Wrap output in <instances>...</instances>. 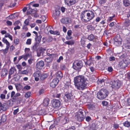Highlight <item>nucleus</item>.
I'll return each mask as SVG.
<instances>
[{
  "label": "nucleus",
  "instance_id": "obj_12",
  "mask_svg": "<svg viewBox=\"0 0 130 130\" xmlns=\"http://www.w3.org/2000/svg\"><path fill=\"white\" fill-rule=\"evenodd\" d=\"M41 75V72L37 71L35 72L33 74V76L35 77V80L37 81L39 80L40 76Z\"/></svg>",
  "mask_w": 130,
  "mask_h": 130
},
{
  "label": "nucleus",
  "instance_id": "obj_10",
  "mask_svg": "<svg viewBox=\"0 0 130 130\" xmlns=\"http://www.w3.org/2000/svg\"><path fill=\"white\" fill-rule=\"evenodd\" d=\"M74 96L72 94L71 92L65 94L64 98L65 99V101L67 102L69 100L72 99H73Z\"/></svg>",
  "mask_w": 130,
  "mask_h": 130
},
{
  "label": "nucleus",
  "instance_id": "obj_53",
  "mask_svg": "<svg viewBox=\"0 0 130 130\" xmlns=\"http://www.w3.org/2000/svg\"><path fill=\"white\" fill-rule=\"evenodd\" d=\"M30 51V49L29 48H25V51L26 53H28Z\"/></svg>",
  "mask_w": 130,
  "mask_h": 130
},
{
  "label": "nucleus",
  "instance_id": "obj_30",
  "mask_svg": "<svg viewBox=\"0 0 130 130\" xmlns=\"http://www.w3.org/2000/svg\"><path fill=\"white\" fill-rule=\"evenodd\" d=\"M21 95V94L20 93H17L15 94L13 100H16L17 99H21L20 100V101H21L22 100V99L20 98H18V97H19Z\"/></svg>",
  "mask_w": 130,
  "mask_h": 130
},
{
  "label": "nucleus",
  "instance_id": "obj_26",
  "mask_svg": "<svg viewBox=\"0 0 130 130\" xmlns=\"http://www.w3.org/2000/svg\"><path fill=\"white\" fill-rule=\"evenodd\" d=\"M40 76L41 79V80H43L47 77V75L46 74L43 73L42 74H41Z\"/></svg>",
  "mask_w": 130,
  "mask_h": 130
},
{
  "label": "nucleus",
  "instance_id": "obj_7",
  "mask_svg": "<svg viewBox=\"0 0 130 130\" xmlns=\"http://www.w3.org/2000/svg\"><path fill=\"white\" fill-rule=\"evenodd\" d=\"M83 112L81 111L78 112V114L76 116V118L77 120L79 121H82L84 120L85 118V116L83 114Z\"/></svg>",
  "mask_w": 130,
  "mask_h": 130
},
{
  "label": "nucleus",
  "instance_id": "obj_14",
  "mask_svg": "<svg viewBox=\"0 0 130 130\" xmlns=\"http://www.w3.org/2000/svg\"><path fill=\"white\" fill-rule=\"evenodd\" d=\"M76 2V0H65L64 2L66 5L70 6L74 4Z\"/></svg>",
  "mask_w": 130,
  "mask_h": 130
},
{
  "label": "nucleus",
  "instance_id": "obj_48",
  "mask_svg": "<svg viewBox=\"0 0 130 130\" xmlns=\"http://www.w3.org/2000/svg\"><path fill=\"white\" fill-rule=\"evenodd\" d=\"M115 17V15L114 14L112 17H109L108 20V22H111L113 18Z\"/></svg>",
  "mask_w": 130,
  "mask_h": 130
},
{
  "label": "nucleus",
  "instance_id": "obj_43",
  "mask_svg": "<svg viewBox=\"0 0 130 130\" xmlns=\"http://www.w3.org/2000/svg\"><path fill=\"white\" fill-rule=\"evenodd\" d=\"M125 25L127 27L130 25V20H128L126 21L125 22Z\"/></svg>",
  "mask_w": 130,
  "mask_h": 130
},
{
  "label": "nucleus",
  "instance_id": "obj_52",
  "mask_svg": "<svg viewBox=\"0 0 130 130\" xmlns=\"http://www.w3.org/2000/svg\"><path fill=\"white\" fill-rule=\"evenodd\" d=\"M16 66L18 69H19L18 71L22 69V67L20 65H17Z\"/></svg>",
  "mask_w": 130,
  "mask_h": 130
},
{
  "label": "nucleus",
  "instance_id": "obj_39",
  "mask_svg": "<svg viewBox=\"0 0 130 130\" xmlns=\"http://www.w3.org/2000/svg\"><path fill=\"white\" fill-rule=\"evenodd\" d=\"M38 46V44L37 43H35L33 46L32 49L34 50H36L37 49Z\"/></svg>",
  "mask_w": 130,
  "mask_h": 130
},
{
  "label": "nucleus",
  "instance_id": "obj_47",
  "mask_svg": "<svg viewBox=\"0 0 130 130\" xmlns=\"http://www.w3.org/2000/svg\"><path fill=\"white\" fill-rule=\"evenodd\" d=\"M30 56V54L29 53H26V54L24 56V59L26 60L27 59V57Z\"/></svg>",
  "mask_w": 130,
  "mask_h": 130
},
{
  "label": "nucleus",
  "instance_id": "obj_60",
  "mask_svg": "<svg viewBox=\"0 0 130 130\" xmlns=\"http://www.w3.org/2000/svg\"><path fill=\"white\" fill-rule=\"evenodd\" d=\"M99 3L101 4L104 3H105V0H99Z\"/></svg>",
  "mask_w": 130,
  "mask_h": 130
},
{
  "label": "nucleus",
  "instance_id": "obj_35",
  "mask_svg": "<svg viewBox=\"0 0 130 130\" xmlns=\"http://www.w3.org/2000/svg\"><path fill=\"white\" fill-rule=\"evenodd\" d=\"M18 72L19 74H26L28 73V72L26 70L22 71V70H20V71H19Z\"/></svg>",
  "mask_w": 130,
  "mask_h": 130
},
{
  "label": "nucleus",
  "instance_id": "obj_9",
  "mask_svg": "<svg viewBox=\"0 0 130 130\" xmlns=\"http://www.w3.org/2000/svg\"><path fill=\"white\" fill-rule=\"evenodd\" d=\"M52 104L54 108H58L60 106V102L58 100L54 99L52 102Z\"/></svg>",
  "mask_w": 130,
  "mask_h": 130
},
{
  "label": "nucleus",
  "instance_id": "obj_63",
  "mask_svg": "<svg viewBox=\"0 0 130 130\" xmlns=\"http://www.w3.org/2000/svg\"><path fill=\"white\" fill-rule=\"evenodd\" d=\"M80 25H75L74 26V28L76 29H79L80 28Z\"/></svg>",
  "mask_w": 130,
  "mask_h": 130
},
{
  "label": "nucleus",
  "instance_id": "obj_36",
  "mask_svg": "<svg viewBox=\"0 0 130 130\" xmlns=\"http://www.w3.org/2000/svg\"><path fill=\"white\" fill-rule=\"evenodd\" d=\"M9 48L6 47L5 49L1 50L2 52L4 54H6L8 52V50Z\"/></svg>",
  "mask_w": 130,
  "mask_h": 130
},
{
  "label": "nucleus",
  "instance_id": "obj_28",
  "mask_svg": "<svg viewBox=\"0 0 130 130\" xmlns=\"http://www.w3.org/2000/svg\"><path fill=\"white\" fill-rule=\"evenodd\" d=\"M49 32L50 34L53 35H59L60 34L59 32L57 31H54L52 30H49Z\"/></svg>",
  "mask_w": 130,
  "mask_h": 130
},
{
  "label": "nucleus",
  "instance_id": "obj_25",
  "mask_svg": "<svg viewBox=\"0 0 130 130\" xmlns=\"http://www.w3.org/2000/svg\"><path fill=\"white\" fill-rule=\"evenodd\" d=\"M61 22L63 24H67L68 22V18H66L62 19Z\"/></svg>",
  "mask_w": 130,
  "mask_h": 130
},
{
  "label": "nucleus",
  "instance_id": "obj_2",
  "mask_svg": "<svg viewBox=\"0 0 130 130\" xmlns=\"http://www.w3.org/2000/svg\"><path fill=\"white\" fill-rule=\"evenodd\" d=\"M108 94L106 89H102L97 93L98 98L100 100H103L105 98Z\"/></svg>",
  "mask_w": 130,
  "mask_h": 130
},
{
  "label": "nucleus",
  "instance_id": "obj_19",
  "mask_svg": "<svg viewBox=\"0 0 130 130\" xmlns=\"http://www.w3.org/2000/svg\"><path fill=\"white\" fill-rule=\"evenodd\" d=\"M60 13V11L58 10H56L54 13L53 16L55 19H56Z\"/></svg>",
  "mask_w": 130,
  "mask_h": 130
},
{
  "label": "nucleus",
  "instance_id": "obj_41",
  "mask_svg": "<svg viewBox=\"0 0 130 130\" xmlns=\"http://www.w3.org/2000/svg\"><path fill=\"white\" fill-rule=\"evenodd\" d=\"M31 94V93L29 92H28L25 94V97L26 98H27L30 96Z\"/></svg>",
  "mask_w": 130,
  "mask_h": 130
},
{
  "label": "nucleus",
  "instance_id": "obj_20",
  "mask_svg": "<svg viewBox=\"0 0 130 130\" xmlns=\"http://www.w3.org/2000/svg\"><path fill=\"white\" fill-rule=\"evenodd\" d=\"M49 100L48 98H46L43 100V104L45 106H47L48 105L49 103Z\"/></svg>",
  "mask_w": 130,
  "mask_h": 130
},
{
  "label": "nucleus",
  "instance_id": "obj_4",
  "mask_svg": "<svg viewBox=\"0 0 130 130\" xmlns=\"http://www.w3.org/2000/svg\"><path fill=\"white\" fill-rule=\"evenodd\" d=\"M82 67V64L80 61H75L73 63V68L76 70H79Z\"/></svg>",
  "mask_w": 130,
  "mask_h": 130
},
{
  "label": "nucleus",
  "instance_id": "obj_42",
  "mask_svg": "<svg viewBox=\"0 0 130 130\" xmlns=\"http://www.w3.org/2000/svg\"><path fill=\"white\" fill-rule=\"evenodd\" d=\"M31 39H28L27 40L26 44L27 45H30L31 44Z\"/></svg>",
  "mask_w": 130,
  "mask_h": 130
},
{
  "label": "nucleus",
  "instance_id": "obj_16",
  "mask_svg": "<svg viewBox=\"0 0 130 130\" xmlns=\"http://www.w3.org/2000/svg\"><path fill=\"white\" fill-rule=\"evenodd\" d=\"M44 64V62L43 61H40L36 63V67L38 69H41L43 67Z\"/></svg>",
  "mask_w": 130,
  "mask_h": 130
},
{
  "label": "nucleus",
  "instance_id": "obj_58",
  "mask_svg": "<svg viewBox=\"0 0 130 130\" xmlns=\"http://www.w3.org/2000/svg\"><path fill=\"white\" fill-rule=\"evenodd\" d=\"M109 60L110 61H114L115 60V58L114 56H111L109 58Z\"/></svg>",
  "mask_w": 130,
  "mask_h": 130
},
{
  "label": "nucleus",
  "instance_id": "obj_51",
  "mask_svg": "<svg viewBox=\"0 0 130 130\" xmlns=\"http://www.w3.org/2000/svg\"><path fill=\"white\" fill-rule=\"evenodd\" d=\"M15 93L14 91H12L11 93V97L13 99L15 95Z\"/></svg>",
  "mask_w": 130,
  "mask_h": 130
},
{
  "label": "nucleus",
  "instance_id": "obj_15",
  "mask_svg": "<svg viewBox=\"0 0 130 130\" xmlns=\"http://www.w3.org/2000/svg\"><path fill=\"white\" fill-rule=\"evenodd\" d=\"M36 13V11L35 10L32 9L29 7V8L27 10L26 12V14L29 15L30 14H31L32 15H34V16H35V15L34 14Z\"/></svg>",
  "mask_w": 130,
  "mask_h": 130
},
{
  "label": "nucleus",
  "instance_id": "obj_40",
  "mask_svg": "<svg viewBox=\"0 0 130 130\" xmlns=\"http://www.w3.org/2000/svg\"><path fill=\"white\" fill-rule=\"evenodd\" d=\"M7 119L6 116L5 115H2V118L1 120L3 122H5Z\"/></svg>",
  "mask_w": 130,
  "mask_h": 130
},
{
  "label": "nucleus",
  "instance_id": "obj_56",
  "mask_svg": "<svg viewBox=\"0 0 130 130\" xmlns=\"http://www.w3.org/2000/svg\"><path fill=\"white\" fill-rule=\"evenodd\" d=\"M19 108H18L17 109L15 110H14L13 113L14 115H15L17 113L19 112Z\"/></svg>",
  "mask_w": 130,
  "mask_h": 130
},
{
  "label": "nucleus",
  "instance_id": "obj_32",
  "mask_svg": "<svg viewBox=\"0 0 130 130\" xmlns=\"http://www.w3.org/2000/svg\"><path fill=\"white\" fill-rule=\"evenodd\" d=\"M123 3L124 5L126 6H128L130 4L128 0H124Z\"/></svg>",
  "mask_w": 130,
  "mask_h": 130
},
{
  "label": "nucleus",
  "instance_id": "obj_57",
  "mask_svg": "<svg viewBox=\"0 0 130 130\" xmlns=\"http://www.w3.org/2000/svg\"><path fill=\"white\" fill-rule=\"evenodd\" d=\"M42 19V21L43 22H44L46 19V17L44 16H42L41 17Z\"/></svg>",
  "mask_w": 130,
  "mask_h": 130
},
{
  "label": "nucleus",
  "instance_id": "obj_31",
  "mask_svg": "<svg viewBox=\"0 0 130 130\" xmlns=\"http://www.w3.org/2000/svg\"><path fill=\"white\" fill-rule=\"evenodd\" d=\"M57 77H58L60 78H61L63 77V74L60 71H58L57 72L56 74Z\"/></svg>",
  "mask_w": 130,
  "mask_h": 130
},
{
  "label": "nucleus",
  "instance_id": "obj_38",
  "mask_svg": "<svg viewBox=\"0 0 130 130\" xmlns=\"http://www.w3.org/2000/svg\"><path fill=\"white\" fill-rule=\"evenodd\" d=\"M123 124L124 126L126 127H128L130 126V123L127 121H125L123 123Z\"/></svg>",
  "mask_w": 130,
  "mask_h": 130
},
{
  "label": "nucleus",
  "instance_id": "obj_54",
  "mask_svg": "<svg viewBox=\"0 0 130 130\" xmlns=\"http://www.w3.org/2000/svg\"><path fill=\"white\" fill-rule=\"evenodd\" d=\"M52 38L50 37H48L47 39V41L48 42H50L52 41Z\"/></svg>",
  "mask_w": 130,
  "mask_h": 130
},
{
  "label": "nucleus",
  "instance_id": "obj_23",
  "mask_svg": "<svg viewBox=\"0 0 130 130\" xmlns=\"http://www.w3.org/2000/svg\"><path fill=\"white\" fill-rule=\"evenodd\" d=\"M2 41L4 43L6 44V47L9 48L10 45V43L6 39L3 38L2 39Z\"/></svg>",
  "mask_w": 130,
  "mask_h": 130
},
{
  "label": "nucleus",
  "instance_id": "obj_6",
  "mask_svg": "<svg viewBox=\"0 0 130 130\" xmlns=\"http://www.w3.org/2000/svg\"><path fill=\"white\" fill-rule=\"evenodd\" d=\"M87 14L85 11L82 12L80 15V18L81 20L85 22H87L89 21V20H87L88 16Z\"/></svg>",
  "mask_w": 130,
  "mask_h": 130
},
{
  "label": "nucleus",
  "instance_id": "obj_55",
  "mask_svg": "<svg viewBox=\"0 0 130 130\" xmlns=\"http://www.w3.org/2000/svg\"><path fill=\"white\" fill-rule=\"evenodd\" d=\"M63 59V57L62 56H60L59 58L57 60V61L58 62H59L61 61V60Z\"/></svg>",
  "mask_w": 130,
  "mask_h": 130
},
{
  "label": "nucleus",
  "instance_id": "obj_50",
  "mask_svg": "<svg viewBox=\"0 0 130 130\" xmlns=\"http://www.w3.org/2000/svg\"><path fill=\"white\" fill-rule=\"evenodd\" d=\"M86 64L90 66L91 64V62L90 60H88L87 61L85 62Z\"/></svg>",
  "mask_w": 130,
  "mask_h": 130
},
{
  "label": "nucleus",
  "instance_id": "obj_24",
  "mask_svg": "<svg viewBox=\"0 0 130 130\" xmlns=\"http://www.w3.org/2000/svg\"><path fill=\"white\" fill-rule=\"evenodd\" d=\"M16 71V69L14 67H12L9 71V73L10 75H12Z\"/></svg>",
  "mask_w": 130,
  "mask_h": 130
},
{
  "label": "nucleus",
  "instance_id": "obj_11",
  "mask_svg": "<svg viewBox=\"0 0 130 130\" xmlns=\"http://www.w3.org/2000/svg\"><path fill=\"white\" fill-rule=\"evenodd\" d=\"M122 40L119 37H116L114 39V44L117 46H119L121 44Z\"/></svg>",
  "mask_w": 130,
  "mask_h": 130
},
{
  "label": "nucleus",
  "instance_id": "obj_37",
  "mask_svg": "<svg viewBox=\"0 0 130 130\" xmlns=\"http://www.w3.org/2000/svg\"><path fill=\"white\" fill-rule=\"evenodd\" d=\"M42 38V36L40 35L39 36L38 35L37 36H36V38H35V39L36 40V41H37L38 42H39L41 40Z\"/></svg>",
  "mask_w": 130,
  "mask_h": 130
},
{
  "label": "nucleus",
  "instance_id": "obj_13",
  "mask_svg": "<svg viewBox=\"0 0 130 130\" xmlns=\"http://www.w3.org/2000/svg\"><path fill=\"white\" fill-rule=\"evenodd\" d=\"M59 82L57 78H55L53 79L50 84V86L52 88H54L57 85Z\"/></svg>",
  "mask_w": 130,
  "mask_h": 130
},
{
  "label": "nucleus",
  "instance_id": "obj_44",
  "mask_svg": "<svg viewBox=\"0 0 130 130\" xmlns=\"http://www.w3.org/2000/svg\"><path fill=\"white\" fill-rule=\"evenodd\" d=\"M14 43L15 45L18 44L19 43V40L18 38L14 39Z\"/></svg>",
  "mask_w": 130,
  "mask_h": 130
},
{
  "label": "nucleus",
  "instance_id": "obj_34",
  "mask_svg": "<svg viewBox=\"0 0 130 130\" xmlns=\"http://www.w3.org/2000/svg\"><path fill=\"white\" fill-rule=\"evenodd\" d=\"M21 76L18 75H16L14 76V80L15 81H17L19 80Z\"/></svg>",
  "mask_w": 130,
  "mask_h": 130
},
{
  "label": "nucleus",
  "instance_id": "obj_33",
  "mask_svg": "<svg viewBox=\"0 0 130 130\" xmlns=\"http://www.w3.org/2000/svg\"><path fill=\"white\" fill-rule=\"evenodd\" d=\"M88 39L91 41H92L95 38L94 36L92 34H91L88 36Z\"/></svg>",
  "mask_w": 130,
  "mask_h": 130
},
{
  "label": "nucleus",
  "instance_id": "obj_46",
  "mask_svg": "<svg viewBox=\"0 0 130 130\" xmlns=\"http://www.w3.org/2000/svg\"><path fill=\"white\" fill-rule=\"evenodd\" d=\"M29 19H27L25 20L24 22V23L26 25H29Z\"/></svg>",
  "mask_w": 130,
  "mask_h": 130
},
{
  "label": "nucleus",
  "instance_id": "obj_22",
  "mask_svg": "<svg viewBox=\"0 0 130 130\" xmlns=\"http://www.w3.org/2000/svg\"><path fill=\"white\" fill-rule=\"evenodd\" d=\"M54 55V54L51 55L50 57L47 58L45 59V61L47 63H49L52 61L53 60V58L52 57Z\"/></svg>",
  "mask_w": 130,
  "mask_h": 130
},
{
  "label": "nucleus",
  "instance_id": "obj_59",
  "mask_svg": "<svg viewBox=\"0 0 130 130\" xmlns=\"http://www.w3.org/2000/svg\"><path fill=\"white\" fill-rule=\"evenodd\" d=\"M6 96L5 94H1L0 97L2 99H4L5 98Z\"/></svg>",
  "mask_w": 130,
  "mask_h": 130
},
{
  "label": "nucleus",
  "instance_id": "obj_17",
  "mask_svg": "<svg viewBox=\"0 0 130 130\" xmlns=\"http://www.w3.org/2000/svg\"><path fill=\"white\" fill-rule=\"evenodd\" d=\"M67 115L66 116H63L61 117V123L63 124H64L68 122V118Z\"/></svg>",
  "mask_w": 130,
  "mask_h": 130
},
{
  "label": "nucleus",
  "instance_id": "obj_45",
  "mask_svg": "<svg viewBox=\"0 0 130 130\" xmlns=\"http://www.w3.org/2000/svg\"><path fill=\"white\" fill-rule=\"evenodd\" d=\"M94 107V105H92V104H89L88 105V108L90 110H92Z\"/></svg>",
  "mask_w": 130,
  "mask_h": 130
},
{
  "label": "nucleus",
  "instance_id": "obj_3",
  "mask_svg": "<svg viewBox=\"0 0 130 130\" xmlns=\"http://www.w3.org/2000/svg\"><path fill=\"white\" fill-rule=\"evenodd\" d=\"M122 84L121 82L119 80L112 81L110 83V86L112 88L115 89L119 88Z\"/></svg>",
  "mask_w": 130,
  "mask_h": 130
},
{
  "label": "nucleus",
  "instance_id": "obj_5",
  "mask_svg": "<svg viewBox=\"0 0 130 130\" xmlns=\"http://www.w3.org/2000/svg\"><path fill=\"white\" fill-rule=\"evenodd\" d=\"M85 11L88 16L87 20H89L90 21L93 19L94 17L95 14L93 11L90 10H86Z\"/></svg>",
  "mask_w": 130,
  "mask_h": 130
},
{
  "label": "nucleus",
  "instance_id": "obj_1",
  "mask_svg": "<svg viewBox=\"0 0 130 130\" xmlns=\"http://www.w3.org/2000/svg\"><path fill=\"white\" fill-rule=\"evenodd\" d=\"M74 83L75 87L79 90L84 89L87 85L86 80L82 75L75 77L74 78Z\"/></svg>",
  "mask_w": 130,
  "mask_h": 130
},
{
  "label": "nucleus",
  "instance_id": "obj_62",
  "mask_svg": "<svg viewBox=\"0 0 130 130\" xmlns=\"http://www.w3.org/2000/svg\"><path fill=\"white\" fill-rule=\"evenodd\" d=\"M91 120V118L89 116H87L86 118V120L88 122H89Z\"/></svg>",
  "mask_w": 130,
  "mask_h": 130
},
{
  "label": "nucleus",
  "instance_id": "obj_61",
  "mask_svg": "<svg viewBox=\"0 0 130 130\" xmlns=\"http://www.w3.org/2000/svg\"><path fill=\"white\" fill-rule=\"evenodd\" d=\"M6 23L8 25L10 26L12 25V22L9 21H7L6 22Z\"/></svg>",
  "mask_w": 130,
  "mask_h": 130
},
{
  "label": "nucleus",
  "instance_id": "obj_8",
  "mask_svg": "<svg viewBox=\"0 0 130 130\" xmlns=\"http://www.w3.org/2000/svg\"><path fill=\"white\" fill-rule=\"evenodd\" d=\"M128 64V62L127 60L123 59L119 63V65L121 68H124L127 67Z\"/></svg>",
  "mask_w": 130,
  "mask_h": 130
},
{
  "label": "nucleus",
  "instance_id": "obj_49",
  "mask_svg": "<svg viewBox=\"0 0 130 130\" xmlns=\"http://www.w3.org/2000/svg\"><path fill=\"white\" fill-rule=\"evenodd\" d=\"M30 88V86L27 85L23 87V89L24 90H28Z\"/></svg>",
  "mask_w": 130,
  "mask_h": 130
},
{
  "label": "nucleus",
  "instance_id": "obj_21",
  "mask_svg": "<svg viewBox=\"0 0 130 130\" xmlns=\"http://www.w3.org/2000/svg\"><path fill=\"white\" fill-rule=\"evenodd\" d=\"M8 71L6 69H3L2 70L1 73V76H6L8 74Z\"/></svg>",
  "mask_w": 130,
  "mask_h": 130
},
{
  "label": "nucleus",
  "instance_id": "obj_18",
  "mask_svg": "<svg viewBox=\"0 0 130 130\" xmlns=\"http://www.w3.org/2000/svg\"><path fill=\"white\" fill-rule=\"evenodd\" d=\"M7 109L6 105L4 104H2L0 102V112H2L3 111H5Z\"/></svg>",
  "mask_w": 130,
  "mask_h": 130
},
{
  "label": "nucleus",
  "instance_id": "obj_64",
  "mask_svg": "<svg viewBox=\"0 0 130 130\" xmlns=\"http://www.w3.org/2000/svg\"><path fill=\"white\" fill-rule=\"evenodd\" d=\"M101 19L99 17H97L95 20V21L96 22H99Z\"/></svg>",
  "mask_w": 130,
  "mask_h": 130
},
{
  "label": "nucleus",
  "instance_id": "obj_27",
  "mask_svg": "<svg viewBox=\"0 0 130 130\" xmlns=\"http://www.w3.org/2000/svg\"><path fill=\"white\" fill-rule=\"evenodd\" d=\"M104 79H102L99 80L97 81V83L99 84V85H100V86H102L104 84Z\"/></svg>",
  "mask_w": 130,
  "mask_h": 130
},
{
  "label": "nucleus",
  "instance_id": "obj_29",
  "mask_svg": "<svg viewBox=\"0 0 130 130\" xmlns=\"http://www.w3.org/2000/svg\"><path fill=\"white\" fill-rule=\"evenodd\" d=\"M74 43V41L73 40H71L69 41H66L65 43L68 45H72Z\"/></svg>",
  "mask_w": 130,
  "mask_h": 130
}]
</instances>
